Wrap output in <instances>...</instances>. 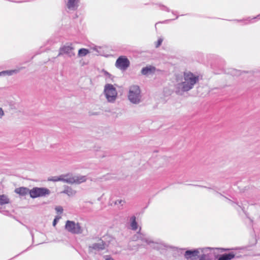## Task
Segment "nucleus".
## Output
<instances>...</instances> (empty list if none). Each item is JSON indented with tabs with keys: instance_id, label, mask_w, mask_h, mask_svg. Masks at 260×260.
Returning <instances> with one entry per match:
<instances>
[{
	"instance_id": "obj_1",
	"label": "nucleus",
	"mask_w": 260,
	"mask_h": 260,
	"mask_svg": "<svg viewBox=\"0 0 260 260\" xmlns=\"http://www.w3.org/2000/svg\"><path fill=\"white\" fill-rule=\"evenodd\" d=\"M183 80L181 82L175 85V92L177 94L182 95L184 92L192 89L194 85L199 81V77L190 72H184Z\"/></svg>"
},
{
	"instance_id": "obj_2",
	"label": "nucleus",
	"mask_w": 260,
	"mask_h": 260,
	"mask_svg": "<svg viewBox=\"0 0 260 260\" xmlns=\"http://www.w3.org/2000/svg\"><path fill=\"white\" fill-rule=\"evenodd\" d=\"M141 90L138 85H133L129 87L128 98L129 101L135 104H138L141 102Z\"/></svg>"
},
{
	"instance_id": "obj_3",
	"label": "nucleus",
	"mask_w": 260,
	"mask_h": 260,
	"mask_svg": "<svg viewBox=\"0 0 260 260\" xmlns=\"http://www.w3.org/2000/svg\"><path fill=\"white\" fill-rule=\"evenodd\" d=\"M104 93L107 101L110 103H113L116 100L117 96L116 89L111 84H106L104 87Z\"/></svg>"
},
{
	"instance_id": "obj_4",
	"label": "nucleus",
	"mask_w": 260,
	"mask_h": 260,
	"mask_svg": "<svg viewBox=\"0 0 260 260\" xmlns=\"http://www.w3.org/2000/svg\"><path fill=\"white\" fill-rule=\"evenodd\" d=\"M50 190L45 187H33L30 191V197L32 198L45 197L50 194Z\"/></svg>"
},
{
	"instance_id": "obj_5",
	"label": "nucleus",
	"mask_w": 260,
	"mask_h": 260,
	"mask_svg": "<svg viewBox=\"0 0 260 260\" xmlns=\"http://www.w3.org/2000/svg\"><path fill=\"white\" fill-rule=\"evenodd\" d=\"M62 176L64 180H69L70 182H64L69 184H80L82 182H84L86 180V177L85 176H73L71 173H67L66 174H62Z\"/></svg>"
},
{
	"instance_id": "obj_6",
	"label": "nucleus",
	"mask_w": 260,
	"mask_h": 260,
	"mask_svg": "<svg viewBox=\"0 0 260 260\" xmlns=\"http://www.w3.org/2000/svg\"><path fill=\"white\" fill-rule=\"evenodd\" d=\"M74 50V47L73 46V44L72 43H67L59 48L57 56L66 54L69 57L72 58L75 55Z\"/></svg>"
},
{
	"instance_id": "obj_7",
	"label": "nucleus",
	"mask_w": 260,
	"mask_h": 260,
	"mask_svg": "<svg viewBox=\"0 0 260 260\" xmlns=\"http://www.w3.org/2000/svg\"><path fill=\"white\" fill-rule=\"evenodd\" d=\"M65 229L70 233L74 234H80L83 232L81 226L79 223L73 221L67 220Z\"/></svg>"
},
{
	"instance_id": "obj_8",
	"label": "nucleus",
	"mask_w": 260,
	"mask_h": 260,
	"mask_svg": "<svg viewBox=\"0 0 260 260\" xmlns=\"http://www.w3.org/2000/svg\"><path fill=\"white\" fill-rule=\"evenodd\" d=\"M130 64L129 60L124 56H119L116 60L115 66L116 68L122 70H126Z\"/></svg>"
},
{
	"instance_id": "obj_9",
	"label": "nucleus",
	"mask_w": 260,
	"mask_h": 260,
	"mask_svg": "<svg viewBox=\"0 0 260 260\" xmlns=\"http://www.w3.org/2000/svg\"><path fill=\"white\" fill-rule=\"evenodd\" d=\"M200 253L199 249L187 250L185 252L184 256L187 260H198Z\"/></svg>"
},
{
	"instance_id": "obj_10",
	"label": "nucleus",
	"mask_w": 260,
	"mask_h": 260,
	"mask_svg": "<svg viewBox=\"0 0 260 260\" xmlns=\"http://www.w3.org/2000/svg\"><path fill=\"white\" fill-rule=\"evenodd\" d=\"M100 242L95 243L89 246V249L95 250L97 251L102 250L105 249L106 243L101 239H99Z\"/></svg>"
},
{
	"instance_id": "obj_11",
	"label": "nucleus",
	"mask_w": 260,
	"mask_h": 260,
	"mask_svg": "<svg viewBox=\"0 0 260 260\" xmlns=\"http://www.w3.org/2000/svg\"><path fill=\"white\" fill-rule=\"evenodd\" d=\"M156 68L152 66H147L142 69L141 73L142 75L145 76H148L154 74L155 72Z\"/></svg>"
},
{
	"instance_id": "obj_12",
	"label": "nucleus",
	"mask_w": 260,
	"mask_h": 260,
	"mask_svg": "<svg viewBox=\"0 0 260 260\" xmlns=\"http://www.w3.org/2000/svg\"><path fill=\"white\" fill-rule=\"evenodd\" d=\"M30 189H29L27 187H20L16 188L15 189V192L16 193L19 194V196H20L21 197H24L27 194H30Z\"/></svg>"
},
{
	"instance_id": "obj_13",
	"label": "nucleus",
	"mask_w": 260,
	"mask_h": 260,
	"mask_svg": "<svg viewBox=\"0 0 260 260\" xmlns=\"http://www.w3.org/2000/svg\"><path fill=\"white\" fill-rule=\"evenodd\" d=\"M64 190L60 193L67 194L69 197L74 196L76 193V191L74 190L71 187L67 185H64Z\"/></svg>"
},
{
	"instance_id": "obj_14",
	"label": "nucleus",
	"mask_w": 260,
	"mask_h": 260,
	"mask_svg": "<svg viewBox=\"0 0 260 260\" xmlns=\"http://www.w3.org/2000/svg\"><path fill=\"white\" fill-rule=\"evenodd\" d=\"M223 254L225 256L226 260H232L233 258L238 259L241 257V255L237 254L234 252H231L229 253H224Z\"/></svg>"
},
{
	"instance_id": "obj_15",
	"label": "nucleus",
	"mask_w": 260,
	"mask_h": 260,
	"mask_svg": "<svg viewBox=\"0 0 260 260\" xmlns=\"http://www.w3.org/2000/svg\"><path fill=\"white\" fill-rule=\"evenodd\" d=\"M62 177H64V176H62V175L59 176H53L51 178H48V180L53 182H57V181H62V182H70L69 180H64Z\"/></svg>"
},
{
	"instance_id": "obj_16",
	"label": "nucleus",
	"mask_w": 260,
	"mask_h": 260,
	"mask_svg": "<svg viewBox=\"0 0 260 260\" xmlns=\"http://www.w3.org/2000/svg\"><path fill=\"white\" fill-rule=\"evenodd\" d=\"M141 229V228H140L139 231L138 232V234L139 235V237L138 238H139V240H141L142 241L145 242L146 243H147L148 244H149L150 243H153L154 242L153 241L149 240L148 239H147L144 237V234H143L142 233H141L140 232Z\"/></svg>"
},
{
	"instance_id": "obj_17",
	"label": "nucleus",
	"mask_w": 260,
	"mask_h": 260,
	"mask_svg": "<svg viewBox=\"0 0 260 260\" xmlns=\"http://www.w3.org/2000/svg\"><path fill=\"white\" fill-rule=\"evenodd\" d=\"M131 226L133 230L136 231L138 229V223L136 221V218L133 216L130 218Z\"/></svg>"
},
{
	"instance_id": "obj_18",
	"label": "nucleus",
	"mask_w": 260,
	"mask_h": 260,
	"mask_svg": "<svg viewBox=\"0 0 260 260\" xmlns=\"http://www.w3.org/2000/svg\"><path fill=\"white\" fill-rule=\"evenodd\" d=\"M199 260H214L212 254H202L199 256Z\"/></svg>"
},
{
	"instance_id": "obj_19",
	"label": "nucleus",
	"mask_w": 260,
	"mask_h": 260,
	"mask_svg": "<svg viewBox=\"0 0 260 260\" xmlns=\"http://www.w3.org/2000/svg\"><path fill=\"white\" fill-rule=\"evenodd\" d=\"M89 53L88 49L86 48H81L78 50V56L81 57L86 56Z\"/></svg>"
},
{
	"instance_id": "obj_20",
	"label": "nucleus",
	"mask_w": 260,
	"mask_h": 260,
	"mask_svg": "<svg viewBox=\"0 0 260 260\" xmlns=\"http://www.w3.org/2000/svg\"><path fill=\"white\" fill-rule=\"evenodd\" d=\"M9 203V199L8 197L5 195H0V206L8 204Z\"/></svg>"
},
{
	"instance_id": "obj_21",
	"label": "nucleus",
	"mask_w": 260,
	"mask_h": 260,
	"mask_svg": "<svg viewBox=\"0 0 260 260\" xmlns=\"http://www.w3.org/2000/svg\"><path fill=\"white\" fill-rule=\"evenodd\" d=\"M216 193L219 194L220 196H222L223 197H224L225 199H226L230 203H231L232 205H234V204H236L237 205H238L242 209V210L243 211V212H244L245 213V209H244V207H242L240 205H238V203L237 202H235V201H232V200H231L230 199H228V198L224 197V196H223L221 193L220 192H218L217 191L216 192Z\"/></svg>"
},
{
	"instance_id": "obj_22",
	"label": "nucleus",
	"mask_w": 260,
	"mask_h": 260,
	"mask_svg": "<svg viewBox=\"0 0 260 260\" xmlns=\"http://www.w3.org/2000/svg\"><path fill=\"white\" fill-rule=\"evenodd\" d=\"M78 0H69L67 6L69 9H73L75 7Z\"/></svg>"
},
{
	"instance_id": "obj_23",
	"label": "nucleus",
	"mask_w": 260,
	"mask_h": 260,
	"mask_svg": "<svg viewBox=\"0 0 260 260\" xmlns=\"http://www.w3.org/2000/svg\"><path fill=\"white\" fill-rule=\"evenodd\" d=\"M18 71L17 70H9V71H4L1 72H0V75L3 74H7L9 76L12 75L14 73H18Z\"/></svg>"
},
{
	"instance_id": "obj_24",
	"label": "nucleus",
	"mask_w": 260,
	"mask_h": 260,
	"mask_svg": "<svg viewBox=\"0 0 260 260\" xmlns=\"http://www.w3.org/2000/svg\"><path fill=\"white\" fill-rule=\"evenodd\" d=\"M242 72L241 70H237L234 69H232L230 72L233 76H240Z\"/></svg>"
},
{
	"instance_id": "obj_25",
	"label": "nucleus",
	"mask_w": 260,
	"mask_h": 260,
	"mask_svg": "<svg viewBox=\"0 0 260 260\" xmlns=\"http://www.w3.org/2000/svg\"><path fill=\"white\" fill-rule=\"evenodd\" d=\"M158 5L160 7V8L161 10L166 11L168 12H170V9L169 8H168L167 7H166L163 5H161V4H159Z\"/></svg>"
},
{
	"instance_id": "obj_26",
	"label": "nucleus",
	"mask_w": 260,
	"mask_h": 260,
	"mask_svg": "<svg viewBox=\"0 0 260 260\" xmlns=\"http://www.w3.org/2000/svg\"><path fill=\"white\" fill-rule=\"evenodd\" d=\"M101 49H102V48L100 47H99L98 48L97 47H96L94 48V50H95L98 53L99 55H104L103 52L101 51Z\"/></svg>"
},
{
	"instance_id": "obj_27",
	"label": "nucleus",
	"mask_w": 260,
	"mask_h": 260,
	"mask_svg": "<svg viewBox=\"0 0 260 260\" xmlns=\"http://www.w3.org/2000/svg\"><path fill=\"white\" fill-rule=\"evenodd\" d=\"M163 40L161 38H159L158 39L156 44L155 47L156 48H158L162 43Z\"/></svg>"
},
{
	"instance_id": "obj_28",
	"label": "nucleus",
	"mask_w": 260,
	"mask_h": 260,
	"mask_svg": "<svg viewBox=\"0 0 260 260\" xmlns=\"http://www.w3.org/2000/svg\"><path fill=\"white\" fill-rule=\"evenodd\" d=\"M56 211L59 213H62L63 212V208L61 206H57L55 208Z\"/></svg>"
},
{
	"instance_id": "obj_29",
	"label": "nucleus",
	"mask_w": 260,
	"mask_h": 260,
	"mask_svg": "<svg viewBox=\"0 0 260 260\" xmlns=\"http://www.w3.org/2000/svg\"><path fill=\"white\" fill-rule=\"evenodd\" d=\"M217 260H226L225 256L223 254L221 255H218V259Z\"/></svg>"
},
{
	"instance_id": "obj_30",
	"label": "nucleus",
	"mask_w": 260,
	"mask_h": 260,
	"mask_svg": "<svg viewBox=\"0 0 260 260\" xmlns=\"http://www.w3.org/2000/svg\"><path fill=\"white\" fill-rule=\"evenodd\" d=\"M103 72H104V75L105 76L108 77L109 78L111 77L112 75L109 72H108L107 71H105V70H103Z\"/></svg>"
},
{
	"instance_id": "obj_31",
	"label": "nucleus",
	"mask_w": 260,
	"mask_h": 260,
	"mask_svg": "<svg viewBox=\"0 0 260 260\" xmlns=\"http://www.w3.org/2000/svg\"><path fill=\"white\" fill-rule=\"evenodd\" d=\"M4 112L2 108L0 107V119H1L4 115Z\"/></svg>"
},
{
	"instance_id": "obj_32",
	"label": "nucleus",
	"mask_w": 260,
	"mask_h": 260,
	"mask_svg": "<svg viewBox=\"0 0 260 260\" xmlns=\"http://www.w3.org/2000/svg\"><path fill=\"white\" fill-rule=\"evenodd\" d=\"M123 203H124V202L123 201H122L121 200H118L115 201V204L116 205H118V204H121Z\"/></svg>"
},
{
	"instance_id": "obj_33",
	"label": "nucleus",
	"mask_w": 260,
	"mask_h": 260,
	"mask_svg": "<svg viewBox=\"0 0 260 260\" xmlns=\"http://www.w3.org/2000/svg\"><path fill=\"white\" fill-rule=\"evenodd\" d=\"M139 237V235L138 234V233H137V234H136L134 237H133V240L134 241H137L138 240H139V238H138Z\"/></svg>"
},
{
	"instance_id": "obj_34",
	"label": "nucleus",
	"mask_w": 260,
	"mask_h": 260,
	"mask_svg": "<svg viewBox=\"0 0 260 260\" xmlns=\"http://www.w3.org/2000/svg\"><path fill=\"white\" fill-rule=\"evenodd\" d=\"M105 257L106 258L105 260H114L113 258L109 255H106Z\"/></svg>"
},
{
	"instance_id": "obj_35",
	"label": "nucleus",
	"mask_w": 260,
	"mask_h": 260,
	"mask_svg": "<svg viewBox=\"0 0 260 260\" xmlns=\"http://www.w3.org/2000/svg\"><path fill=\"white\" fill-rule=\"evenodd\" d=\"M58 218L57 217L54 219L53 221V226H55L56 225V223L58 221Z\"/></svg>"
},
{
	"instance_id": "obj_36",
	"label": "nucleus",
	"mask_w": 260,
	"mask_h": 260,
	"mask_svg": "<svg viewBox=\"0 0 260 260\" xmlns=\"http://www.w3.org/2000/svg\"><path fill=\"white\" fill-rule=\"evenodd\" d=\"M222 251H230L231 250H233V249H230V248H220Z\"/></svg>"
},
{
	"instance_id": "obj_37",
	"label": "nucleus",
	"mask_w": 260,
	"mask_h": 260,
	"mask_svg": "<svg viewBox=\"0 0 260 260\" xmlns=\"http://www.w3.org/2000/svg\"><path fill=\"white\" fill-rule=\"evenodd\" d=\"M194 185L196 186H200V187H201L207 188L206 186H201V185ZM207 188L211 189V188H209V187H207Z\"/></svg>"
},
{
	"instance_id": "obj_38",
	"label": "nucleus",
	"mask_w": 260,
	"mask_h": 260,
	"mask_svg": "<svg viewBox=\"0 0 260 260\" xmlns=\"http://www.w3.org/2000/svg\"><path fill=\"white\" fill-rule=\"evenodd\" d=\"M26 250H27V249L24 250V251H23L21 252L20 253V254L21 253H23V252L26 251ZM19 255V254H17V255H16L15 257H16V256H18V255Z\"/></svg>"
},
{
	"instance_id": "obj_39",
	"label": "nucleus",
	"mask_w": 260,
	"mask_h": 260,
	"mask_svg": "<svg viewBox=\"0 0 260 260\" xmlns=\"http://www.w3.org/2000/svg\"><path fill=\"white\" fill-rule=\"evenodd\" d=\"M29 0H21V1H19V2H26L28 1Z\"/></svg>"
},
{
	"instance_id": "obj_40",
	"label": "nucleus",
	"mask_w": 260,
	"mask_h": 260,
	"mask_svg": "<svg viewBox=\"0 0 260 260\" xmlns=\"http://www.w3.org/2000/svg\"><path fill=\"white\" fill-rule=\"evenodd\" d=\"M172 13L173 14H175V12H174V11H172Z\"/></svg>"
},
{
	"instance_id": "obj_41",
	"label": "nucleus",
	"mask_w": 260,
	"mask_h": 260,
	"mask_svg": "<svg viewBox=\"0 0 260 260\" xmlns=\"http://www.w3.org/2000/svg\"><path fill=\"white\" fill-rule=\"evenodd\" d=\"M85 260H90V259H88V258H85Z\"/></svg>"
},
{
	"instance_id": "obj_42",
	"label": "nucleus",
	"mask_w": 260,
	"mask_h": 260,
	"mask_svg": "<svg viewBox=\"0 0 260 260\" xmlns=\"http://www.w3.org/2000/svg\"><path fill=\"white\" fill-rule=\"evenodd\" d=\"M178 16H177L176 17V19L178 18Z\"/></svg>"
},
{
	"instance_id": "obj_43",
	"label": "nucleus",
	"mask_w": 260,
	"mask_h": 260,
	"mask_svg": "<svg viewBox=\"0 0 260 260\" xmlns=\"http://www.w3.org/2000/svg\"><path fill=\"white\" fill-rule=\"evenodd\" d=\"M257 17H260V14L257 16Z\"/></svg>"
}]
</instances>
